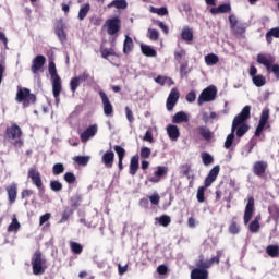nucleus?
Here are the masks:
<instances>
[{
  "instance_id": "nucleus-1",
  "label": "nucleus",
  "mask_w": 279,
  "mask_h": 279,
  "mask_svg": "<svg viewBox=\"0 0 279 279\" xmlns=\"http://www.w3.org/2000/svg\"><path fill=\"white\" fill-rule=\"evenodd\" d=\"M252 107L246 105L241 112L234 117L231 126V133L227 136L225 142V148L230 149L234 144V133L238 138H243L247 132H250V125L245 123L251 117Z\"/></svg>"
},
{
  "instance_id": "nucleus-2",
  "label": "nucleus",
  "mask_w": 279,
  "mask_h": 279,
  "mask_svg": "<svg viewBox=\"0 0 279 279\" xmlns=\"http://www.w3.org/2000/svg\"><path fill=\"white\" fill-rule=\"evenodd\" d=\"M255 210H256V207H255L254 196H250L247 198V204L244 209L243 221H244V226H248V231L251 232V234H258V232H260V219L263 218L260 217V215H257L252 220V218L254 217Z\"/></svg>"
},
{
  "instance_id": "nucleus-3",
  "label": "nucleus",
  "mask_w": 279,
  "mask_h": 279,
  "mask_svg": "<svg viewBox=\"0 0 279 279\" xmlns=\"http://www.w3.org/2000/svg\"><path fill=\"white\" fill-rule=\"evenodd\" d=\"M4 141L12 143L13 147H23L25 144L23 142V129H21V126H19L16 123H12L11 125L7 126L4 132Z\"/></svg>"
},
{
  "instance_id": "nucleus-4",
  "label": "nucleus",
  "mask_w": 279,
  "mask_h": 279,
  "mask_svg": "<svg viewBox=\"0 0 279 279\" xmlns=\"http://www.w3.org/2000/svg\"><path fill=\"white\" fill-rule=\"evenodd\" d=\"M48 73L52 81V94L56 104H60V95L62 93V78L58 75V70L56 69V62L49 61Z\"/></svg>"
},
{
  "instance_id": "nucleus-5",
  "label": "nucleus",
  "mask_w": 279,
  "mask_h": 279,
  "mask_svg": "<svg viewBox=\"0 0 279 279\" xmlns=\"http://www.w3.org/2000/svg\"><path fill=\"white\" fill-rule=\"evenodd\" d=\"M256 62L265 66L268 73H274L276 80H279V64H275L276 57L271 53H258Z\"/></svg>"
},
{
  "instance_id": "nucleus-6",
  "label": "nucleus",
  "mask_w": 279,
  "mask_h": 279,
  "mask_svg": "<svg viewBox=\"0 0 279 279\" xmlns=\"http://www.w3.org/2000/svg\"><path fill=\"white\" fill-rule=\"evenodd\" d=\"M15 100L17 104H22L23 108H29L32 105L36 104L37 98L35 94H32L29 88L17 86Z\"/></svg>"
},
{
  "instance_id": "nucleus-7",
  "label": "nucleus",
  "mask_w": 279,
  "mask_h": 279,
  "mask_svg": "<svg viewBox=\"0 0 279 279\" xmlns=\"http://www.w3.org/2000/svg\"><path fill=\"white\" fill-rule=\"evenodd\" d=\"M34 276H43L47 271V259L43 256V252L37 250L31 259Z\"/></svg>"
},
{
  "instance_id": "nucleus-8",
  "label": "nucleus",
  "mask_w": 279,
  "mask_h": 279,
  "mask_svg": "<svg viewBox=\"0 0 279 279\" xmlns=\"http://www.w3.org/2000/svg\"><path fill=\"white\" fill-rule=\"evenodd\" d=\"M105 27L109 36H117L121 32V19L118 16L106 20Z\"/></svg>"
},
{
  "instance_id": "nucleus-9",
  "label": "nucleus",
  "mask_w": 279,
  "mask_h": 279,
  "mask_svg": "<svg viewBox=\"0 0 279 279\" xmlns=\"http://www.w3.org/2000/svg\"><path fill=\"white\" fill-rule=\"evenodd\" d=\"M65 29H66V23H64V20L62 19L57 20L54 23V34L62 45H64L66 40H69Z\"/></svg>"
},
{
  "instance_id": "nucleus-10",
  "label": "nucleus",
  "mask_w": 279,
  "mask_h": 279,
  "mask_svg": "<svg viewBox=\"0 0 279 279\" xmlns=\"http://www.w3.org/2000/svg\"><path fill=\"white\" fill-rule=\"evenodd\" d=\"M216 98H217V87L208 86L201 93L198 97V106H202V104H206L208 101H215Z\"/></svg>"
},
{
  "instance_id": "nucleus-11",
  "label": "nucleus",
  "mask_w": 279,
  "mask_h": 279,
  "mask_svg": "<svg viewBox=\"0 0 279 279\" xmlns=\"http://www.w3.org/2000/svg\"><path fill=\"white\" fill-rule=\"evenodd\" d=\"M98 95L102 101L104 114L106 117H112V114H114V107L112 106V102H110V98H108V95H106V92L104 90H100Z\"/></svg>"
},
{
  "instance_id": "nucleus-12",
  "label": "nucleus",
  "mask_w": 279,
  "mask_h": 279,
  "mask_svg": "<svg viewBox=\"0 0 279 279\" xmlns=\"http://www.w3.org/2000/svg\"><path fill=\"white\" fill-rule=\"evenodd\" d=\"M178 101H180V90L178 89V87H174L170 90V94L167 98V101H166L167 110L171 112L173 108H175V106L178 105Z\"/></svg>"
},
{
  "instance_id": "nucleus-13",
  "label": "nucleus",
  "mask_w": 279,
  "mask_h": 279,
  "mask_svg": "<svg viewBox=\"0 0 279 279\" xmlns=\"http://www.w3.org/2000/svg\"><path fill=\"white\" fill-rule=\"evenodd\" d=\"M267 169H269V163L265 160L255 161L253 165V173L257 178H265L267 175Z\"/></svg>"
},
{
  "instance_id": "nucleus-14",
  "label": "nucleus",
  "mask_w": 279,
  "mask_h": 279,
  "mask_svg": "<svg viewBox=\"0 0 279 279\" xmlns=\"http://www.w3.org/2000/svg\"><path fill=\"white\" fill-rule=\"evenodd\" d=\"M45 64H47V58H45V56L43 54H37L32 61V65H31L32 73L36 75L37 73L43 72Z\"/></svg>"
},
{
  "instance_id": "nucleus-15",
  "label": "nucleus",
  "mask_w": 279,
  "mask_h": 279,
  "mask_svg": "<svg viewBox=\"0 0 279 279\" xmlns=\"http://www.w3.org/2000/svg\"><path fill=\"white\" fill-rule=\"evenodd\" d=\"M90 77V74L88 72L84 71L81 75L74 76L70 81V90L71 93H76L77 88H80V85L82 82H86Z\"/></svg>"
},
{
  "instance_id": "nucleus-16",
  "label": "nucleus",
  "mask_w": 279,
  "mask_h": 279,
  "mask_svg": "<svg viewBox=\"0 0 279 279\" xmlns=\"http://www.w3.org/2000/svg\"><path fill=\"white\" fill-rule=\"evenodd\" d=\"M169 173V168L166 166H158L157 170L154 172V175L148 178V182L153 184H158L162 178H165Z\"/></svg>"
},
{
  "instance_id": "nucleus-17",
  "label": "nucleus",
  "mask_w": 279,
  "mask_h": 279,
  "mask_svg": "<svg viewBox=\"0 0 279 279\" xmlns=\"http://www.w3.org/2000/svg\"><path fill=\"white\" fill-rule=\"evenodd\" d=\"M269 121V109H264L260 114L259 123L255 130L254 136L258 137L263 134V130H265V125Z\"/></svg>"
},
{
  "instance_id": "nucleus-18",
  "label": "nucleus",
  "mask_w": 279,
  "mask_h": 279,
  "mask_svg": "<svg viewBox=\"0 0 279 279\" xmlns=\"http://www.w3.org/2000/svg\"><path fill=\"white\" fill-rule=\"evenodd\" d=\"M28 178L32 180L36 189H43V178L40 177V172L36 167L28 169Z\"/></svg>"
},
{
  "instance_id": "nucleus-19",
  "label": "nucleus",
  "mask_w": 279,
  "mask_h": 279,
  "mask_svg": "<svg viewBox=\"0 0 279 279\" xmlns=\"http://www.w3.org/2000/svg\"><path fill=\"white\" fill-rule=\"evenodd\" d=\"M9 204L12 206L16 202V197L19 195V184L11 183L9 186L5 187Z\"/></svg>"
},
{
  "instance_id": "nucleus-20",
  "label": "nucleus",
  "mask_w": 279,
  "mask_h": 279,
  "mask_svg": "<svg viewBox=\"0 0 279 279\" xmlns=\"http://www.w3.org/2000/svg\"><path fill=\"white\" fill-rule=\"evenodd\" d=\"M219 171H221V167H219V165L215 166L209 171L208 175L205 178V189H208L213 185V182H215L219 175Z\"/></svg>"
},
{
  "instance_id": "nucleus-21",
  "label": "nucleus",
  "mask_w": 279,
  "mask_h": 279,
  "mask_svg": "<svg viewBox=\"0 0 279 279\" xmlns=\"http://www.w3.org/2000/svg\"><path fill=\"white\" fill-rule=\"evenodd\" d=\"M97 134V124L88 126L83 133H81L82 143H87L93 136Z\"/></svg>"
},
{
  "instance_id": "nucleus-22",
  "label": "nucleus",
  "mask_w": 279,
  "mask_h": 279,
  "mask_svg": "<svg viewBox=\"0 0 279 279\" xmlns=\"http://www.w3.org/2000/svg\"><path fill=\"white\" fill-rule=\"evenodd\" d=\"M101 162L107 169H112L114 165V151L107 150L101 157Z\"/></svg>"
},
{
  "instance_id": "nucleus-23",
  "label": "nucleus",
  "mask_w": 279,
  "mask_h": 279,
  "mask_svg": "<svg viewBox=\"0 0 279 279\" xmlns=\"http://www.w3.org/2000/svg\"><path fill=\"white\" fill-rule=\"evenodd\" d=\"M138 169H141L140 157L138 155H135L131 157V160H130V166H129L130 175H133V177L136 175V173H138Z\"/></svg>"
},
{
  "instance_id": "nucleus-24",
  "label": "nucleus",
  "mask_w": 279,
  "mask_h": 279,
  "mask_svg": "<svg viewBox=\"0 0 279 279\" xmlns=\"http://www.w3.org/2000/svg\"><path fill=\"white\" fill-rule=\"evenodd\" d=\"M209 12L210 14H228L229 12H232V7L228 3H223L217 8H211Z\"/></svg>"
},
{
  "instance_id": "nucleus-25",
  "label": "nucleus",
  "mask_w": 279,
  "mask_h": 279,
  "mask_svg": "<svg viewBox=\"0 0 279 279\" xmlns=\"http://www.w3.org/2000/svg\"><path fill=\"white\" fill-rule=\"evenodd\" d=\"M167 133L171 141H178L180 138V129L175 124H169L167 126Z\"/></svg>"
},
{
  "instance_id": "nucleus-26",
  "label": "nucleus",
  "mask_w": 279,
  "mask_h": 279,
  "mask_svg": "<svg viewBox=\"0 0 279 279\" xmlns=\"http://www.w3.org/2000/svg\"><path fill=\"white\" fill-rule=\"evenodd\" d=\"M191 279H208V270L194 268L191 271Z\"/></svg>"
},
{
  "instance_id": "nucleus-27",
  "label": "nucleus",
  "mask_w": 279,
  "mask_h": 279,
  "mask_svg": "<svg viewBox=\"0 0 279 279\" xmlns=\"http://www.w3.org/2000/svg\"><path fill=\"white\" fill-rule=\"evenodd\" d=\"M132 49H134V40H132L130 35H126L123 43V53L125 56H130V53H132Z\"/></svg>"
},
{
  "instance_id": "nucleus-28",
  "label": "nucleus",
  "mask_w": 279,
  "mask_h": 279,
  "mask_svg": "<svg viewBox=\"0 0 279 279\" xmlns=\"http://www.w3.org/2000/svg\"><path fill=\"white\" fill-rule=\"evenodd\" d=\"M141 51L144 56H146V58H156V56H158V52L156 51V49L145 44L141 45Z\"/></svg>"
},
{
  "instance_id": "nucleus-29",
  "label": "nucleus",
  "mask_w": 279,
  "mask_h": 279,
  "mask_svg": "<svg viewBox=\"0 0 279 279\" xmlns=\"http://www.w3.org/2000/svg\"><path fill=\"white\" fill-rule=\"evenodd\" d=\"M197 132L199 136H202V138H204L205 141H210L213 138V132L207 126H198Z\"/></svg>"
},
{
  "instance_id": "nucleus-30",
  "label": "nucleus",
  "mask_w": 279,
  "mask_h": 279,
  "mask_svg": "<svg viewBox=\"0 0 279 279\" xmlns=\"http://www.w3.org/2000/svg\"><path fill=\"white\" fill-rule=\"evenodd\" d=\"M172 123H189V114L184 111L177 112L172 118Z\"/></svg>"
},
{
  "instance_id": "nucleus-31",
  "label": "nucleus",
  "mask_w": 279,
  "mask_h": 279,
  "mask_svg": "<svg viewBox=\"0 0 279 279\" xmlns=\"http://www.w3.org/2000/svg\"><path fill=\"white\" fill-rule=\"evenodd\" d=\"M274 38H279V26L270 28L266 33V43H268V45H271V43H274Z\"/></svg>"
},
{
  "instance_id": "nucleus-32",
  "label": "nucleus",
  "mask_w": 279,
  "mask_h": 279,
  "mask_svg": "<svg viewBox=\"0 0 279 279\" xmlns=\"http://www.w3.org/2000/svg\"><path fill=\"white\" fill-rule=\"evenodd\" d=\"M229 233L236 235L241 232V227L239 226V223L236 222V216H233L231 219V223L229 225Z\"/></svg>"
},
{
  "instance_id": "nucleus-33",
  "label": "nucleus",
  "mask_w": 279,
  "mask_h": 279,
  "mask_svg": "<svg viewBox=\"0 0 279 279\" xmlns=\"http://www.w3.org/2000/svg\"><path fill=\"white\" fill-rule=\"evenodd\" d=\"M182 40L185 43H193V29L191 27H184L181 33Z\"/></svg>"
},
{
  "instance_id": "nucleus-34",
  "label": "nucleus",
  "mask_w": 279,
  "mask_h": 279,
  "mask_svg": "<svg viewBox=\"0 0 279 279\" xmlns=\"http://www.w3.org/2000/svg\"><path fill=\"white\" fill-rule=\"evenodd\" d=\"M107 8H117V10H125L128 8V1L125 0H113L110 2Z\"/></svg>"
},
{
  "instance_id": "nucleus-35",
  "label": "nucleus",
  "mask_w": 279,
  "mask_h": 279,
  "mask_svg": "<svg viewBox=\"0 0 279 279\" xmlns=\"http://www.w3.org/2000/svg\"><path fill=\"white\" fill-rule=\"evenodd\" d=\"M149 12H151V14H158V16L169 15V10L167 9V7L155 8V7L150 5Z\"/></svg>"
},
{
  "instance_id": "nucleus-36",
  "label": "nucleus",
  "mask_w": 279,
  "mask_h": 279,
  "mask_svg": "<svg viewBox=\"0 0 279 279\" xmlns=\"http://www.w3.org/2000/svg\"><path fill=\"white\" fill-rule=\"evenodd\" d=\"M70 250L72 254H76L77 256L84 252V246L77 242L70 241Z\"/></svg>"
},
{
  "instance_id": "nucleus-37",
  "label": "nucleus",
  "mask_w": 279,
  "mask_h": 279,
  "mask_svg": "<svg viewBox=\"0 0 279 279\" xmlns=\"http://www.w3.org/2000/svg\"><path fill=\"white\" fill-rule=\"evenodd\" d=\"M266 254H268V256H270V258H278L279 246L278 245H268L266 247Z\"/></svg>"
},
{
  "instance_id": "nucleus-38",
  "label": "nucleus",
  "mask_w": 279,
  "mask_h": 279,
  "mask_svg": "<svg viewBox=\"0 0 279 279\" xmlns=\"http://www.w3.org/2000/svg\"><path fill=\"white\" fill-rule=\"evenodd\" d=\"M205 62L207 66H214V64L219 63V57L215 53H209L205 57Z\"/></svg>"
},
{
  "instance_id": "nucleus-39",
  "label": "nucleus",
  "mask_w": 279,
  "mask_h": 279,
  "mask_svg": "<svg viewBox=\"0 0 279 279\" xmlns=\"http://www.w3.org/2000/svg\"><path fill=\"white\" fill-rule=\"evenodd\" d=\"M8 232H19L21 230V222H19V219H16V216L12 218L11 223L8 227Z\"/></svg>"
},
{
  "instance_id": "nucleus-40",
  "label": "nucleus",
  "mask_w": 279,
  "mask_h": 279,
  "mask_svg": "<svg viewBox=\"0 0 279 279\" xmlns=\"http://www.w3.org/2000/svg\"><path fill=\"white\" fill-rule=\"evenodd\" d=\"M208 187H206V185L198 187L196 198L199 204H204V202H206L205 193Z\"/></svg>"
},
{
  "instance_id": "nucleus-41",
  "label": "nucleus",
  "mask_w": 279,
  "mask_h": 279,
  "mask_svg": "<svg viewBox=\"0 0 279 279\" xmlns=\"http://www.w3.org/2000/svg\"><path fill=\"white\" fill-rule=\"evenodd\" d=\"M180 171H181V174H183L185 178H187V180H191V171L192 170V167L190 163H183L180 166Z\"/></svg>"
},
{
  "instance_id": "nucleus-42",
  "label": "nucleus",
  "mask_w": 279,
  "mask_h": 279,
  "mask_svg": "<svg viewBox=\"0 0 279 279\" xmlns=\"http://www.w3.org/2000/svg\"><path fill=\"white\" fill-rule=\"evenodd\" d=\"M253 84L257 86V88H260L267 84V78L263 74H258L257 76H254L253 78Z\"/></svg>"
},
{
  "instance_id": "nucleus-43",
  "label": "nucleus",
  "mask_w": 279,
  "mask_h": 279,
  "mask_svg": "<svg viewBox=\"0 0 279 279\" xmlns=\"http://www.w3.org/2000/svg\"><path fill=\"white\" fill-rule=\"evenodd\" d=\"M88 12H90V4L86 3L78 11V21H84L88 16Z\"/></svg>"
},
{
  "instance_id": "nucleus-44",
  "label": "nucleus",
  "mask_w": 279,
  "mask_h": 279,
  "mask_svg": "<svg viewBox=\"0 0 279 279\" xmlns=\"http://www.w3.org/2000/svg\"><path fill=\"white\" fill-rule=\"evenodd\" d=\"M100 53H101V58H104V60H108V58H110V56H116L117 58H119V54H117V52L112 48L101 49Z\"/></svg>"
},
{
  "instance_id": "nucleus-45",
  "label": "nucleus",
  "mask_w": 279,
  "mask_h": 279,
  "mask_svg": "<svg viewBox=\"0 0 279 279\" xmlns=\"http://www.w3.org/2000/svg\"><path fill=\"white\" fill-rule=\"evenodd\" d=\"M268 213L275 221H278V219H279V207H278V205H270L268 207Z\"/></svg>"
},
{
  "instance_id": "nucleus-46",
  "label": "nucleus",
  "mask_w": 279,
  "mask_h": 279,
  "mask_svg": "<svg viewBox=\"0 0 279 279\" xmlns=\"http://www.w3.org/2000/svg\"><path fill=\"white\" fill-rule=\"evenodd\" d=\"M63 180L66 182V184H75L77 182V177H75L73 172H65Z\"/></svg>"
},
{
  "instance_id": "nucleus-47",
  "label": "nucleus",
  "mask_w": 279,
  "mask_h": 279,
  "mask_svg": "<svg viewBox=\"0 0 279 279\" xmlns=\"http://www.w3.org/2000/svg\"><path fill=\"white\" fill-rule=\"evenodd\" d=\"M90 161V157L88 156H76L74 157V162H77L81 167H86Z\"/></svg>"
},
{
  "instance_id": "nucleus-48",
  "label": "nucleus",
  "mask_w": 279,
  "mask_h": 279,
  "mask_svg": "<svg viewBox=\"0 0 279 279\" xmlns=\"http://www.w3.org/2000/svg\"><path fill=\"white\" fill-rule=\"evenodd\" d=\"M156 221H158L159 226L167 228L169 226V223H171V217H169L167 215H162L159 218H156Z\"/></svg>"
},
{
  "instance_id": "nucleus-49",
  "label": "nucleus",
  "mask_w": 279,
  "mask_h": 279,
  "mask_svg": "<svg viewBox=\"0 0 279 279\" xmlns=\"http://www.w3.org/2000/svg\"><path fill=\"white\" fill-rule=\"evenodd\" d=\"M201 157L205 167H208V165H213V162H215V158H213L211 155L208 153H202Z\"/></svg>"
},
{
  "instance_id": "nucleus-50",
  "label": "nucleus",
  "mask_w": 279,
  "mask_h": 279,
  "mask_svg": "<svg viewBox=\"0 0 279 279\" xmlns=\"http://www.w3.org/2000/svg\"><path fill=\"white\" fill-rule=\"evenodd\" d=\"M147 34L149 40L156 41L160 38V32L156 28H148Z\"/></svg>"
},
{
  "instance_id": "nucleus-51",
  "label": "nucleus",
  "mask_w": 279,
  "mask_h": 279,
  "mask_svg": "<svg viewBox=\"0 0 279 279\" xmlns=\"http://www.w3.org/2000/svg\"><path fill=\"white\" fill-rule=\"evenodd\" d=\"M71 215H73V209L65 208L61 215V219H60L59 223H64V222L69 221V219L71 218Z\"/></svg>"
},
{
  "instance_id": "nucleus-52",
  "label": "nucleus",
  "mask_w": 279,
  "mask_h": 279,
  "mask_svg": "<svg viewBox=\"0 0 279 279\" xmlns=\"http://www.w3.org/2000/svg\"><path fill=\"white\" fill-rule=\"evenodd\" d=\"M50 189L54 193H60V191H62V189H63V185L60 181L54 180V181H50Z\"/></svg>"
},
{
  "instance_id": "nucleus-53",
  "label": "nucleus",
  "mask_w": 279,
  "mask_h": 279,
  "mask_svg": "<svg viewBox=\"0 0 279 279\" xmlns=\"http://www.w3.org/2000/svg\"><path fill=\"white\" fill-rule=\"evenodd\" d=\"M113 149L118 156V160H123L125 158V148H123L119 145H116V146H113Z\"/></svg>"
},
{
  "instance_id": "nucleus-54",
  "label": "nucleus",
  "mask_w": 279,
  "mask_h": 279,
  "mask_svg": "<svg viewBox=\"0 0 279 279\" xmlns=\"http://www.w3.org/2000/svg\"><path fill=\"white\" fill-rule=\"evenodd\" d=\"M140 156H141V158H143L144 160H147V158H149V156H151V148H149V147H147V146H143V147L141 148Z\"/></svg>"
},
{
  "instance_id": "nucleus-55",
  "label": "nucleus",
  "mask_w": 279,
  "mask_h": 279,
  "mask_svg": "<svg viewBox=\"0 0 279 279\" xmlns=\"http://www.w3.org/2000/svg\"><path fill=\"white\" fill-rule=\"evenodd\" d=\"M52 173H53V175H60V174L64 173V165L54 163L52 167Z\"/></svg>"
},
{
  "instance_id": "nucleus-56",
  "label": "nucleus",
  "mask_w": 279,
  "mask_h": 279,
  "mask_svg": "<svg viewBox=\"0 0 279 279\" xmlns=\"http://www.w3.org/2000/svg\"><path fill=\"white\" fill-rule=\"evenodd\" d=\"M196 269H205V271H208V269H210V264L208 260L199 259L196 263Z\"/></svg>"
},
{
  "instance_id": "nucleus-57",
  "label": "nucleus",
  "mask_w": 279,
  "mask_h": 279,
  "mask_svg": "<svg viewBox=\"0 0 279 279\" xmlns=\"http://www.w3.org/2000/svg\"><path fill=\"white\" fill-rule=\"evenodd\" d=\"M220 260H221V251H217V256L208 259L209 267H213V265H215V263H216V265H219Z\"/></svg>"
},
{
  "instance_id": "nucleus-58",
  "label": "nucleus",
  "mask_w": 279,
  "mask_h": 279,
  "mask_svg": "<svg viewBox=\"0 0 279 279\" xmlns=\"http://www.w3.org/2000/svg\"><path fill=\"white\" fill-rule=\"evenodd\" d=\"M184 56H186V50L184 49L174 51V60L177 62H182V58H184Z\"/></svg>"
},
{
  "instance_id": "nucleus-59",
  "label": "nucleus",
  "mask_w": 279,
  "mask_h": 279,
  "mask_svg": "<svg viewBox=\"0 0 279 279\" xmlns=\"http://www.w3.org/2000/svg\"><path fill=\"white\" fill-rule=\"evenodd\" d=\"M258 144V141H256V138H251L250 142H248V149H247V153H246V156H250V154H252V151L254 150V147H256V145Z\"/></svg>"
},
{
  "instance_id": "nucleus-60",
  "label": "nucleus",
  "mask_w": 279,
  "mask_h": 279,
  "mask_svg": "<svg viewBox=\"0 0 279 279\" xmlns=\"http://www.w3.org/2000/svg\"><path fill=\"white\" fill-rule=\"evenodd\" d=\"M149 202L153 206H158V204H160V195H158V193H154L149 196Z\"/></svg>"
},
{
  "instance_id": "nucleus-61",
  "label": "nucleus",
  "mask_w": 279,
  "mask_h": 279,
  "mask_svg": "<svg viewBox=\"0 0 279 279\" xmlns=\"http://www.w3.org/2000/svg\"><path fill=\"white\" fill-rule=\"evenodd\" d=\"M155 25H157L163 32V34H169V26H167V24H165L163 22L157 20L155 21Z\"/></svg>"
},
{
  "instance_id": "nucleus-62",
  "label": "nucleus",
  "mask_w": 279,
  "mask_h": 279,
  "mask_svg": "<svg viewBox=\"0 0 279 279\" xmlns=\"http://www.w3.org/2000/svg\"><path fill=\"white\" fill-rule=\"evenodd\" d=\"M50 219H51V213H46L41 215L39 218V226H45V223H47V221H49Z\"/></svg>"
},
{
  "instance_id": "nucleus-63",
  "label": "nucleus",
  "mask_w": 279,
  "mask_h": 279,
  "mask_svg": "<svg viewBox=\"0 0 279 279\" xmlns=\"http://www.w3.org/2000/svg\"><path fill=\"white\" fill-rule=\"evenodd\" d=\"M125 114L129 123H134V112H132V109L130 107H125Z\"/></svg>"
},
{
  "instance_id": "nucleus-64",
  "label": "nucleus",
  "mask_w": 279,
  "mask_h": 279,
  "mask_svg": "<svg viewBox=\"0 0 279 279\" xmlns=\"http://www.w3.org/2000/svg\"><path fill=\"white\" fill-rule=\"evenodd\" d=\"M185 99L189 104H193V101L197 99V95L195 94V92L192 90L186 95Z\"/></svg>"
}]
</instances>
